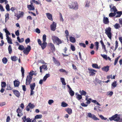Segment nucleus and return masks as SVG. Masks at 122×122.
Masks as SVG:
<instances>
[{
    "instance_id": "nucleus-28",
    "label": "nucleus",
    "mask_w": 122,
    "mask_h": 122,
    "mask_svg": "<svg viewBox=\"0 0 122 122\" xmlns=\"http://www.w3.org/2000/svg\"><path fill=\"white\" fill-rule=\"evenodd\" d=\"M70 41L72 43H74L76 42L75 39L72 36H71L70 38Z\"/></svg>"
},
{
    "instance_id": "nucleus-21",
    "label": "nucleus",
    "mask_w": 122,
    "mask_h": 122,
    "mask_svg": "<svg viewBox=\"0 0 122 122\" xmlns=\"http://www.w3.org/2000/svg\"><path fill=\"white\" fill-rule=\"evenodd\" d=\"M117 11V10L116 8V7L115 6H113L112 8L110 9V11L111 12H116Z\"/></svg>"
},
{
    "instance_id": "nucleus-63",
    "label": "nucleus",
    "mask_w": 122,
    "mask_h": 122,
    "mask_svg": "<svg viewBox=\"0 0 122 122\" xmlns=\"http://www.w3.org/2000/svg\"><path fill=\"white\" fill-rule=\"evenodd\" d=\"M95 80V81L97 82L99 84H101L102 82L101 81L99 80V79H98L97 78H96Z\"/></svg>"
},
{
    "instance_id": "nucleus-49",
    "label": "nucleus",
    "mask_w": 122,
    "mask_h": 122,
    "mask_svg": "<svg viewBox=\"0 0 122 122\" xmlns=\"http://www.w3.org/2000/svg\"><path fill=\"white\" fill-rule=\"evenodd\" d=\"M59 71L61 72H65L66 73V74H67L68 73V72L66 70L63 69H60L59 70Z\"/></svg>"
},
{
    "instance_id": "nucleus-22",
    "label": "nucleus",
    "mask_w": 122,
    "mask_h": 122,
    "mask_svg": "<svg viewBox=\"0 0 122 122\" xmlns=\"http://www.w3.org/2000/svg\"><path fill=\"white\" fill-rule=\"evenodd\" d=\"M79 93L81 96H85L86 95L87 93L86 92L83 90L81 91L80 90L79 91Z\"/></svg>"
},
{
    "instance_id": "nucleus-9",
    "label": "nucleus",
    "mask_w": 122,
    "mask_h": 122,
    "mask_svg": "<svg viewBox=\"0 0 122 122\" xmlns=\"http://www.w3.org/2000/svg\"><path fill=\"white\" fill-rule=\"evenodd\" d=\"M88 70L89 71V73L90 76H93L95 74L94 72H96L97 71L92 69H88Z\"/></svg>"
},
{
    "instance_id": "nucleus-12",
    "label": "nucleus",
    "mask_w": 122,
    "mask_h": 122,
    "mask_svg": "<svg viewBox=\"0 0 122 122\" xmlns=\"http://www.w3.org/2000/svg\"><path fill=\"white\" fill-rule=\"evenodd\" d=\"M103 22L105 24H108L109 23L108 18L107 17H104L103 18Z\"/></svg>"
},
{
    "instance_id": "nucleus-38",
    "label": "nucleus",
    "mask_w": 122,
    "mask_h": 122,
    "mask_svg": "<svg viewBox=\"0 0 122 122\" xmlns=\"http://www.w3.org/2000/svg\"><path fill=\"white\" fill-rule=\"evenodd\" d=\"M21 71L22 74V76L23 78L24 77V73L25 70L24 68L23 67H21Z\"/></svg>"
},
{
    "instance_id": "nucleus-40",
    "label": "nucleus",
    "mask_w": 122,
    "mask_h": 122,
    "mask_svg": "<svg viewBox=\"0 0 122 122\" xmlns=\"http://www.w3.org/2000/svg\"><path fill=\"white\" fill-rule=\"evenodd\" d=\"M99 44L98 42L97 41L95 42V46H96V51H97L99 47Z\"/></svg>"
},
{
    "instance_id": "nucleus-16",
    "label": "nucleus",
    "mask_w": 122,
    "mask_h": 122,
    "mask_svg": "<svg viewBox=\"0 0 122 122\" xmlns=\"http://www.w3.org/2000/svg\"><path fill=\"white\" fill-rule=\"evenodd\" d=\"M109 66H107L102 67V70L103 71L107 72L109 70Z\"/></svg>"
},
{
    "instance_id": "nucleus-33",
    "label": "nucleus",
    "mask_w": 122,
    "mask_h": 122,
    "mask_svg": "<svg viewBox=\"0 0 122 122\" xmlns=\"http://www.w3.org/2000/svg\"><path fill=\"white\" fill-rule=\"evenodd\" d=\"M42 115H36L35 117V119H40L42 118Z\"/></svg>"
},
{
    "instance_id": "nucleus-59",
    "label": "nucleus",
    "mask_w": 122,
    "mask_h": 122,
    "mask_svg": "<svg viewBox=\"0 0 122 122\" xmlns=\"http://www.w3.org/2000/svg\"><path fill=\"white\" fill-rule=\"evenodd\" d=\"M87 116L91 118H92L93 117V115H92V114L90 113H87Z\"/></svg>"
},
{
    "instance_id": "nucleus-19",
    "label": "nucleus",
    "mask_w": 122,
    "mask_h": 122,
    "mask_svg": "<svg viewBox=\"0 0 122 122\" xmlns=\"http://www.w3.org/2000/svg\"><path fill=\"white\" fill-rule=\"evenodd\" d=\"M85 100L87 101L86 103L87 104H89L90 103L91 101H92V99L91 98L88 99V97L87 96H86Z\"/></svg>"
},
{
    "instance_id": "nucleus-37",
    "label": "nucleus",
    "mask_w": 122,
    "mask_h": 122,
    "mask_svg": "<svg viewBox=\"0 0 122 122\" xmlns=\"http://www.w3.org/2000/svg\"><path fill=\"white\" fill-rule=\"evenodd\" d=\"M76 98L79 101L82 98V97L81 95L79 94L76 96Z\"/></svg>"
},
{
    "instance_id": "nucleus-35",
    "label": "nucleus",
    "mask_w": 122,
    "mask_h": 122,
    "mask_svg": "<svg viewBox=\"0 0 122 122\" xmlns=\"http://www.w3.org/2000/svg\"><path fill=\"white\" fill-rule=\"evenodd\" d=\"M14 82L15 86L18 87L19 86V83H18V81H17L16 80H15L14 81Z\"/></svg>"
},
{
    "instance_id": "nucleus-26",
    "label": "nucleus",
    "mask_w": 122,
    "mask_h": 122,
    "mask_svg": "<svg viewBox=\"0 0 122 122\" xmlns=\"http://www.w3.org/2000/svg\"><path fill=\"white\" fill-rule=\"evenodd\" d=\"M35 86L36 84L35 83H33L32 84H30V89L34 90Z\"/></svg>"
},
{
    "instance_id": "nucleus-15",
    "label": "nucleus",
    "mask_w": 122,
    "mask_h": 122,
    "mask_svg": "<svg viewBox=\"0 0 122 122\" xmlns=\"http://www.w3.org/2000/svg\"><path fill=\"white\" fill-rule=\"evenodd\" d=\"M40 72H41L42 71V69H44V70L46 71L47 70V66L45 65H42V66H41L40 67Z\"/></svg>"
},
{
    "instance_id": "nucleus-14",
    "label": "nucleus",
    "mask_w": 122,
    "mask_h": 122,
    "mask_svg": "<svg viewBox=\"0 0 122 122\" xmlns=\"http://www.w3.org/2000/svg\"><path fill=\"white\" fill-rule=\"evenodd\" d=\"M12 91L14 93L17 97H18L20 96V93L18 91L13 90Z\"/></svg>"
},
{
    "instance_id": "nucleus-64",
    "label": "nucleus",
    "mask_w": 122,
    "mask_h": 122,
    "mask_svg": "<svg viewBox=\"0 0 122 122\" xmlns=\"http://www.w3.org/2000/svg\"><path fill=\"white\" fill-rule=\"evenodd\" d=\"M25 41L26 43V44H27L30 41V38H27L25 40Z\"/></svg>"
},
{
    "instance_id": "nucleus-2",
    "label": "nucleus",
    "mask_w": 122,
    "mask_h": 122,
    "mask_svg": "<svg viewBox=\"0 0 122 122\" xmlns=\"http://www.w3.org/2000/svg\"><path fill=\"white\" fill-rule=\"evenodd\" d=\"M69 7L70 8L75 10H77L78 8V5L76 1L72 3L71 5H69Z\"/></svg>"
},
{
    "instance_id": "nucleus-44",
    "label": "nucleus",
    "mask_w": 122,
    "mask_h": 122,
    "mask_svg": "<svg viewBox=\"0 0 122 122\" xmlns=\"http://www.w3.org/2000/svg\"><path fill=\"white\" fill-rule=\"evenodd\" d=\"M4 2H5V4H6L8 3V1L7 0H0V3H3Z\"/></svg>"
},
{
    "instance_id": "nucleus-23",
    "label": "nucleus",
    "mask_w": 122,
    "mask_h": 122,
    "mask_svg": "<svg viewBox=\"0 0 122 122\" xmlns=\"http://www.w3.org/2000/svg\"><path fill=\"white\" fill-rule=\"evenodd\" d=\"M92 66L93 68L99 69L100 68V67L98 66V65L96 63L93 64L92 65Z\"/></svg>"
},
{
    "instance_id": "nucleus-30",
    "label": "nucleus",
    "mask_w": 122,
    "mask_h": 122,
    "mask_svg": "<svg viewBox=\"0 0 122 122\" xmlns=\"http://www.w3.org/2000/svg\"><path fill=\"white\" fill-rule=\"evenodd\" d=\"M2 62L4 64H6L8 61V60L6 57H4L2 60Z\"/></svg>"
},
{
    "instance_id": "nucleus-43",
    "label": "nucleus",
    "mask_w": 122,
    "mask_h": 122,
    "mask_svg": "<svg viewBox=\"0 0 122 122\" xmlns=\"http://www.w3.org/2000/svg\"><path fill=\"white\" fill-rule=\"evenodd\" d=\"M6 86V83L4 81L2 82L1 83V86L2 88H4Z\"/></svg>"
},
{
    "instance_id": "nucleus-25",
    "label": "nucleus",
    "mask_w": 122,
    "mask_h": 122,
    "mask_svg": "<svg viewBox=\"0 0 122 122\" xmlns=\"http://www.w3.org/2000/svg\"><path fill=\"white\" fill-rule=\"evenodd\" d=\"M6 39L7 40L8 42L9 43L11 44H12V40L9 36H7V37H6Z\"/></svg>"
},
{
    "instance_id": "nucleus-32",
    "label": "nucleus",
    "mask_w": 122,
    "mask_h": 122,
    "mask_svg": "<svg viewBox=\"0 0 122 122\" xmlns=\"http://www.w3.org/2000/svg\"><path fill=\"white\" fill-rule=\"evenodd\" d=\"M61 81L63 85H66V83L65 82V80L64 78L61 77L60 78Z\"/></svg>"
},
{
    "instance_id": "nucleus-20",
    "label": "nucleus",
    "mask_w": 122,
    "mask_h": 122,
    "mask_svg": "<svg viewBox=\"0 0 122 122\" xmlns=\"http://www.w3.org/2000/svg\"><path fill=\"white\" fill-rule=\"evenodd\" d=\"M20 12L19 14L17 15V18L19 19L21 17H22L24 13L23 12Z\"/></svg>"
},
{
    "instance_id": "nucleus-42",
    "label": "nucleus",
    "mask_w": 122,
    "mask_h": 122,
    "mask_svg": "<svg viewBox=\"0 0 122 122\" xmlns=\"http://www.w3.org/2000/svg\"><path fill=\"white\" fill-rule=\"evenodd\" d=\"M5 22L7 21L9 19V14L8 13L6 14L5 15Z\"/></svg>"
},
{
    "instance_id": "nucleus-48",
    "label": "nucleus",
    "mask_w": 122,
    "mask_h": 122,
    "mask_svg": "<svg viewBox=\"0 0 122 122\" xmlns=\"http://www.w3.org/2000/svg\"><path fill=\"white\" fill-rule=\"evenodd\" d=\"M117 84L116 81H114L112 83V86L115 87L117 86Z\"/></svg>"
},
{
    "instance_id": "nucleus-36",
    "label": "nucleus",
    "mask_w": 122,
    "mask_h": 122,
    "mask_svg": "<svg viewBox=\"0 0 122 122\" xmlns=\"http://www.w3.org/2000/svg\"><path fill=\"white\" fill-rule=\"evenodd\" d=\"M6 90H11L12 89V88L10 86V85L9 84H7Z\"/></svg>"
},
{
    "instance_id": "nucleus-62",
    "label": "nucleus",
    "mask_w": 122,
    "mask_h": 122,
    "mask_svg": "<svg viewBox=\"0 0 122 122\" xmlns=\"http://www.w3.org/2000/svg\"><path fill=\"white\" fill-rule=\"evenodd\" d=\"M79 45L80 46H83L84 48L86 46L85 44L84 43H79Z\"/></svg>"
},
{
    "instance_id": "nucleus-5",
    "label": "nucleus",
    "mask_w": 122,
    "mask_h": 122,
    "mask_svg": "<svg viewBox=\"0 0 122 122\" xmlns=\"http://www.w3.org/2000/svg\"><path fill=\"white\" fill-rule=\"evenodd\" d=\"M32 79V77L30 76H27L26 79L25 84L26 85H29L31 83Z\"/></svg>"
},
{
    "instance_id": "nucleus-31",
    "label": "nucleus",
    "mask_w": 122,
    "mask_h": 122,
    "mask_svg": "<svg viewBox=\"0 0 122 122\" xmlns=\"http://www.w3.org/2000/svg\"><path fill=\"white\" fill-rule=\"evenodd\" d=\"M11 59L13 61H15L17 60L18 59V58L15 56H13L11 57Z\"/></svg>"
},
{
    "instance_id": "nucleus-55",
    "label": "nucleus",
    "mask_w": 122,
    "mask_h": 122,
    "mask_svg": "<svg viewBox=\"0 0 122 122\" xmlns=\"http://www.w3.org/2000/svg\"><path fill=\"white\" fill-rule=\"evenodd\" d=\"M101 55L106 60H107V58L106 55H105L102 54H101Z\"/></svg>"
},
{
    "instance_id": "nucleus-7",
    "label": "nucleus",
    "mask_w": 122,
    "mask_h": 122,
    "mask_svg": "<svg viewBox=\"0 0 122 122\" xmlns=\"http://www.w3.org/2000/svg\"><path fill=\"white\" fill-rule=\"evenodd\" d=\"M53 61L54 63L56 66H59L60 65V62L58 60L56 59L54 57H53Z\"/></svg>"
},
{
    "instance_id": "nucleus-1",
    "label": "nucleus",
    "mask_w": 122,
    "mask_h": 122,
    "mask_svg": "<svg viewBox=\"0 0 122 122\" xmlns=\"http://www.w3.org/2000/svg\"><path fill=\"white\" fill-rule=\"evenodd\" d=\"M105 33L107 35L108 37L110 39L112 38V35L111 32V29L110 27H108L106 28L105 30Z\"/></svg>"
},
{
    "instance_id": "nucleus-46",
    "label": "nucleus",
    "mask_w": 122,
    "mask_h": 122,
    "mask_svg": "<svg viewBox=\"0 0 122 122\" xmlns=\"http://www.w3.org/2000/svg\"><path fill=\"white\" fill-rule=\"evenodd\" d=\"M8 50L9 52V53H11L12 51V50L11 46L10 45H9L8 47Z\"/></svg>"
},
{
    "instance_id": "nucleus-54",
    "label": "nucleus",
    "mask_w": 122,
    "mask_h": 122,
    "mask_svg": "<svg viewBox=\"0 0 122 122\" xmlns=\"http://www.w3.org/2000/svg\"><path fill=\"white\" fill-rule=\"evenodd\" d=\"M90 2L89 1H87L86 2V4L85 5L86 7H88L90 6Z\"/></svg>"
},
{
    "instance_id": "nucleus-11",
    "label": "nucleus",
    "mask_w": 122,
    "mask_h": 122,
    "mask_svg": "<svg viewBox=\"0 0 122 122\" xmlns=\"http://www.w3.org/2000/svg\"><path fill=\"white\" fill-rule=\"evenodd\" d=\"M16 112L18 113L17 116L19 117H20L21 116H22L23 114L21 113L22 110L20 109L19 108H18L16 110Z\"/></svg>"
},
{
    "instance_id": "nucleus-39",
    "label": "nucleus",
    "mask_w": 122,
    "mask_h": 122,
    "mask_svg": "<svg viewBox=\"0 0 122 122\" xmlns=\"http://www.w3.org/2000/svg\"><path fill=\"white\" fill-rule=\"evenodd\" d=\"M18 49L21 50L22 51L23 50H24L25 48L24 47V46L22 45H20L18 47Z\"/></svg>"
},
{
    "instance_id": "nucleus-18",
    "label": "nucleus",
    "mask_w": 122,
    "mask_h": 122,
    "mask_svg": "<svg viewBox=\"0 0 122 122\" xmlns=\"http://www.w3.org/2000/svg\"><path fill=\"white\" fill-rule=\"evenodd\" d=\"M116 14H117V15L115 16V17H119L121 16V15L122 14V11H116Z\"/></svg>"
},
{
    "instance_id": "nucleus-29",
    "label": "nucleus",
    "mask_w": 122,
    "mask_h": 122,
    "mask_svg": "<svg viewBox=\"0 0 122 122\" xmlns=\"http://www.w3.org/2000/svg\"><path fill=\"white\" fill-rule=\"evenodd\" d=\"M17 39L18 42L20 43L24 41V39L23 38H22L20 39L19 36H18L17 37Z\"/></svg>"
},
{
    "instance_id": "nucleus-3",
    "label": "nucleus",
    "mask_w": 122,
    "mask_h": 122,
    "mask_svg": "<svg viewBox=\"0 0 122 122\" xmlns=\"http://www.w3.org/2000/svg\"><path fill=\"white\" fill-rule=\"evenodd\" d=\"M120 119V117L119 115L115 114L112 117H109V119L110 121L114 120L115 121H118Z\"/></svg>"
},
{
    "instance_id": "nucleus-4",
    "label": "nucleus",
    "mask_w": 122,
    "mask_h": 122,
    "mask_svg": "<svg viewBox=\"0 0 122 122\" xmlns=\"http://www.w3.org/2000/svg\"><path fill=\"white\" fill-rule=\"evenodd\" d=\"M52 39L53 41L56 42L57 45L62 43V41H61L58 37L56 36H53L52 37Z\"/></svg>"
},
{
    "instance_id": "nucleus-50",
    "label": "nucleus",
    "mask_w": 122,
    "mask_h": 122,
    "mask_svg": "<svg viewBox=\"0 0 122 122\" xmlns=\"http://www.w3.org/2000/svg\"><path fill=\"white\" fill-rule=\"evenodd\" d=\"M28 106H30L31 109L33 108L35 106L33 104H32L31 102L29 103L28 104Z\"/></svg>"
},
{
    "instance_id": "nucleus-34",
    "label": "nucleus",
    "mask_w": 122,
    "mask_h": 122,
    "mask_svg": "<svg viewBox=\"0 0 122 122\" xmlns=\"http://www.w3.org/2000/svg\"><path fill=\"white\" fill-rule=\"evenodd\" d=\"M66 111L69 114H71L72 113V110L71 108H68Z\"/></svg>"
},
{
    "instance_id": "nucleus-56",
    "label": "nucleus",
    "mask_w": 122,
    "mask_h": 122,
    "mask_svg": "<svg viewBox=\"0 0 122 122\" xmlns=\"http://www.w3.org/2000/svg\"><path fill=\"white\" fill-rule=\"evenodd\" d=\"M5 8L7 11H10V6L9 4H7L5 6Z\"/></svg>"
},
{
    "instance_id": "nucleus-61",
    "label": "nucleus",
    "mask_w": 122,
    "mask_h": 122,
    "mask_svg": "<svg viewBox=\"0 0 122 122\" xmlns=\"http://www.w3.org/2000/svg\"><path fill=\"white\" fill-rule=\"evenodd\" d=\"M34 71H33L32 70L29 73V75H28L27 76H31L32 77L33 75H34Z\"/></svg>"
},
{
    "instance_id": "nucleus-52",
    "label": "nucleus",
    "mask_w": 122,
    "mask_h": 122,
    "mask_svg": "<svg viewBox=\"0 0 122 122\" xmlns=\"http://www.w3.org/2000/svg\"><path fill=\"white\" fill-rule=\"evenodd\" d=\"M22 119L23 120V122H25L27 119L26 116H24L22 118Z\"/></svg>"
},
{
    "instance_id": "nucleus-6",
    "label": "nucleus",
    "mask_w": 122,
    "mask_h": 122,
    "mask_svg": "<svg viewBox=\"0 0 122 122\" xmlns=\"http://www.w3.org/2000/svg\"><path fill=\"white\" fill-rule=\"evenodd\" d=\"M30 4L27 5V8L30 10H34L35 9L34 6L33 5V3L31 0L30 1Z\"/></svg>"
},
{
    "instance_id": "nucleus-57",
    "label": "nucleus",
    "mask_w": 122,
    "mask_h": 122,
    "mask_svg": "<svg viewBox=\"0 0 122 122\" xmlns=\"http://www.w3.org/2000/svg\"><path fill=\"white\" fill-rule=\"evenodd\" d=\"M69 93L71 96H73L74 95V93L73 91H69Z\"/></svg>"
},
{
    "instance_id": "nucleus-58",
    "label": "nucleus",
    "mask_w": 122,
    "mask_h": 122,
    "mask_svg": "<svg viewBox=\"0 0 122 122\" xmlns=\"http://www.w3.org/2000/svg\"><path fill=\"white\" fill-rule=\"evenodd\" d=\"M31 0L32 2L33 3H34L37 5L39 4H40V3L38 1H36L35 0Z\"/></svg>"
},
{
    "instance_id": "nucleus-10",
    "label": "nucleus",
    "mask_w": 122,
    "mask_h": 122,
    "mask_svg": "<svg viewBox=\"0 0 122 122\" xmlns=\"http://www.w3.org/2000/svg\"><path fill=\"white\" fill-rule=\"evenodd\" d=\"M50 27L51 30L54 31L56 29V23L53 22L52 24L51 25Z\"/></svg>"
},
{
    "instance_id": "nucleus-41",
    "label": "nucleus",
    "mask_w": 122,
    "mask_h": 122,
    "mask_svg": "<svg viewBox=\"0 0 122 122\" xmlns=\"http://www.w3.org/2000/svg\"><path fill=\"white\" fill-rule=\"evenodd\" d=\"M5 32L6 33V37H7V36H9V35H10V33L7 30L5 29Z\"/></svg>"
},
{
    "instance_id": "nucleus-60",
    "label": "nucleus",
    "mask_w": 122,
    "mask_h": 122,
    "mask_svg": "<svg viewBox=\"0 0 122 122\" xmlns=\"http://www.w3.org/2000/svg\"><path fill=\"white\" fill-rule=\"evenodd\" d=\"M118 57H117V58H116L115 59L114 62V65L115 66L116 65V64L118 61Z\"/></svg>"
},
{
    "instance_id": "nucleus-51",
    "label": "nucleus",
    "mask_w": 122,
    "mask_h": 122,
    "mask_svg": "<svg viewBox=\"0 0 122 122\" xmlns=\"http://www.w3.org/2000/svg\"><path fill=\"white\" fill-rule=\"evenodd\" d=\"M92 119H93L94 120H99V119L96 116L93 115V117L92 118Z\"/></svg>"
},
{
    "instance_id": "nucleus-8",
    "label": "nucleus",
    "mask_w": 122,
    "mask_h": 122,
    "mask_svg": "<svg viewBox=\"0 0 122 122\" xmlns=\"http://www.w3.org/2000/svg\"><path fill=\"white\" fill-rule=\"evenodd\" d=\"M31 49L30 46L29 45H28L27 47L25 48H24L23 51L24 53H28Z\"/></svg>"
},
{
    "instance_id": "nucleus-27",
    "label": "nucleus",
    "mask_w": 122,
    "mask_h": 122,
    "mask_svg": "<svg viewBox=\"0 0 122 122\" xmlns=\"http://www.w3.org/2000/svg\"><path fill=\"white\" fill-rule=\"evenodd\" d=\"M116 12H111L109 14V17H113L115 16H116Z\"/></svg>"
},
{
    "instance_id": "nucleus-17",
    "label": "nucleus",
    "mask_w": 122,
    "mask_h": 122,
    "mask_svg": "<svg viewBox=\"0 0 122 122\" xmlns=\"http://www.w3.org/2000/svg\"><path fill=\"white\" fill-rule=\"evenodd\" d=\"M46 14L47 17L50 20H53L52 18V15L49 13H46Z\"/></svg>"
},
{
    "instance_id": "nucleus-47",
    "label": "nucleus",
    "mask_w": 122,
    "mask_h": 122,
    "mask_svg": "<svg viewBox=\"0 0 122 122\" xmlns=\"http://www.w3.org/2000/svg\"><path fill=\"white\" fill-rule=\"evenodd\" d=\"M67 104L64 102H62L61 103V106L63 107H67Z\"/></svg>"
},
{
    "instance_id": "nucleus-53",
    "label": "nucleus",
    "mask_w": 122,
    "mask_h": 122,
    "mask_svg": "<svg viewBox=\"0 0 122 122\" xmlns=\"http://www.w3.org/2000/svg\"><path fill=\"white\" fill-rule=\"evenodd\" d=\"M46 36L45 34H44L43 36V42H45L46 40Z\"/></svg>"
},
{
    "instance_id": "nucleus-13",
    "label": "nucleus",
    "mask_w": 122,
    "mask_h": 122,
    "mask_svg": "<svg viewBox=\"0 0 122 122\" xmlns=\"http://www.w3.org/2000/svg\"><path fill=\"white\" fill-rule=\"evenodd\" d=\"M49 46L50 47L52 51L51 53H54L55 51V47L54 45L52 43H50L49 44Z\"/></svg>"
},
{
    "instance_id": "nucleus-24",
    "label": "nucleus",
    "mask_w": 122,
    "mask_h": 122,
    "mask_svg": "<svg viewBox=\"0 0 122 122\" xmlns=\"http://www.w3.org/2000/svg\"><path fill=\"white\" fill-rule=\"evenodd\" d=\"M47 45V43H46L45 42H43V43L41 45L42 49H43L46 47Z\"/></svg>"
},
{
    "instance_id": "nucleus-45",
    "label": "nucleus",
    "mask_w": 122,
    "mask_h": 122,
    "mask_svg": "<svg viewBox=\"0 0 122 122\" xmlns=\"http://www.w3.org/2000/svg\"><path fill=\"white\" fill-rule=\"evenodd\" d=\"M114 26L116 29H118L120 27V26L118 23H116L114 25Z\"/></svg>"
}]
</instances>
